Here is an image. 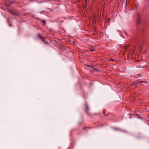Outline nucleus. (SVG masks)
<instances>
[{"label":"nucleus","instance_id":"obj_13","mask_svg":"<svg viewBox=\"0 0 149 149\" xmlns=\"http://www.w3.org/2000/svg\"><path fill=\"white\" fill-rule=\"evenodd\" d=\"M8 3H9V2H7V3H6V4L8 5Z\"/></svg>","mask_w":149,"mask_h":149},{"label":"nucleus","instance_id":"obj_11","mask_svg":"<svg viewBox=\"0 0 149 149\" xmlns=\"http://www.w3.org/2000/svg\"><path fill=\"white\" fill-rule=\"evenodd\" d=\"M109 20H110V18H109V19H108V20H107V22H109Z\"/></svg>","mask_w":149,"mask_h":149},{"label":"nucleus","instance_id":"obj_12","mask_svg":"<svg viewBox=\"0 0 149 149\" xmlns=\"http://www.w3.org/2000/svg\"><path fill=\"white\" fill-rule=\"evenodd\" d=\"M142 76V75H141V74H139V76Z\"/></svg>","mask_w":149,"mask_h":149},{"label":"nucleus","instance_id":"obj_1","mask_svg":"<svg viewBox=\"0 0 149 149\" xmlns=\"http://www.w3.org/2000/svg\"><path fill=\"white\" fill-rule=\"evenodd\" d=\"M85 105V111L87 114H89V110L90 109L87 104V103H86Z\"/></svg>","mask_w":149,"mask_h":149},{"label":"nucleus","instance_id":"obj_6","mask_svg":"<svg viewBox=\"0 0 149 149\" xmlns=\"http://www.w3.org/2000/svg\"><path fill=\"white\" fill-rule=\"evenodd\" d=\"M136 117L139 118H140L141 119H142V118L141 117L139 116V115L136 114Z\"/></svg>","mask_w":149,"mask_h":149},{"label":"nucleus","instance_id":"obj_4","mask_svg":"<svg viewBox=\"0 0 149 149\" xmlns=\"http://www.w3.org/2000/svg\"><path fill=\"white\" fill-rule=\"evenodd\" d=\"M10 13H11L12 14H13L15 16H17L19 15V14H17V13L11 11L10 10Z\"/></svg>","mask_w":149,"mask_h":149},{"label":"nucleus","instance_id":"obj_8","mask_svg":"<svg viewBox=\"0 0 149 149\" xmlns=\"http://www.w3.org/2000/svg\"><path fill=\"white\" fill-rule=\"evenodd\" d=\"M39 37H40V38H42V36L41 35H40V34H39Z\"/></svg>","mask_w":149,"mask_h":149},{"label":"nucleus","instance_id":"obj_2","mask_svg":"<svg viewBox=\"0 0 149 149\" xmlns=\"http://www.w3.org/2000/svg\"><path fill=\"white\" fill-rule=\"evenodd\" d=\"M140 15L139 14H138L137 16V23L138 24H139L140 23L141 19L140 18Z\"/></svg>","mask_w":149,"mask_h":149},{"label":"nucleus","instance_id":"obj_9","mask_svg":"<svg viewBox=\"0 0 149 149\" xmlns=\"http://www.w3.org/2000/svg\"><path fill=\"white\" fill-rule=\"evenodd\" d=\"M82 122H80V123H78V125H80L81 124H82Z\"/></svg>","mask_w":149,"mask_h":149},{"label":"nucleus","instance_id":"obj_5","mask_svg":"<svg viewBox=\"0 0 149 149\" xmlns=\"http://www.w3.org/2000/svg\"><path fill=\"white\" fill-rule=\"evenodd\" d=\"M112 129L113 130H121V129H120L119 128L115 127H112Z\"/></svg>","mask_w":149,"mask_h":149},{"label":"nucleus","instance_id":"obj_7","mask_svg":"<svg viewBox=\"0 0 149 149\" xmlns=\"http://www.w3.org/2000/svg\"><path fill=\"white\" fill-rule=\"evenodd\" d=\"M42 22H43V23L45 24L46 23V22H45V20H42Z\"/></svg>","mask_w":149,"mask_h":149},{"label":"nucleus","instance_id":"obj_14","mask_svg":"<svg viewBox=\"0 0 149 149\" xmlns=\"http://www.w3.org/2000/svg\"><path fill=\"white\" fill-rule=\"evenodd\" d=\"M4 0V1H7H7H9V0Z\"/></svg>","mask_w":149,"mask_h":149},{"label":"nucleus","instance_id":"obj_10","mask_svg":"<svg viewBox=\"0 0 149 149\" xmlns=\"http://www.w3.org/2000/svg\"><path fill=\"white\" fill-rule=\"evenodd\" d=\"M94 49H91L90 51L91 52H93L94 50Z\"/></svg>","mask_w":149,"mask_h":149},{"label":"nucleus","instance_id":"obj_15","mask_svg":"<svg viewBox=\"0 0 149 149\" xmlns=\"http://www.w3.org/2000/svg\"><path fill=\"white\" fill-rule=\"evenodd\" d=\"M88 67H91L90 66V65H89V66H88Z\"/></svg>","mask_w":149,"mask_h":149},{"label":"nucleus","instance_id":"obj_16","mask_svg":"<svg viewBox=\"0 0 149 149\" xmlns=\"http://www.w3.org/2000/svg\"><path fill=\"white\" fill-rule=\"evenodd\" d=\"M142 81H140L139 82H142Z\"/></svg>","mask_w":149,"mask_h":149},{"label":"nucleus","instance_id":"obj_3","mask_svg":"<svg viewBox=\"0 0 149 149\" xmlns=\"http://www.w3.org/2000/svg\"><path fill=\"white\" fill-rule=\"evenodd\" d=\"M84 129L88 130H93V128L90 127H85L84 128Z\"/></svg>","mask_w":149,"mask_h":149}]
</instances>
